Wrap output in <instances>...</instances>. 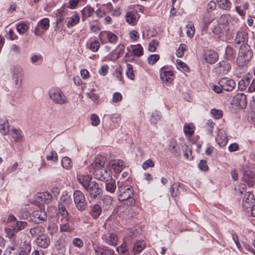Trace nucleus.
<instances>
[{"label":"nucleus","instance_id":"obj_1","mask_svg":"<svg viewBox=\"0 0 255 255\" xmlns=\"http://www.w3.org/2000/svg\"><path fill=\"white\" fill-rule=\"evenodd\" d=\"M105 164L104 158L98 155L89 166L90 172L94 173V178L103 182L108 181L112 178L111 172Z\"/></svg>","mask_w":255,"mask_h":255},{"label":"nucleus","instance_id":"obj_2","mask_svg":"<svg viewBox=\"0 0 255 255\" xmlns=\"http://www.w3.org/2000/svg\"><path fill=\"white\" fill-rule=\"evenodd\" d=\"M49 95L50 98L56 104L63 105L68 103L66 96L59 88H51L49 91Z\"/></svg>","mask_w":255,"mask_h":255},{"label":"nucleus","instance_id":"obj_3","mask_svg":"<svg viewBox=\"0 0 255 255\" xmlns=\"http://www.w3.org/2000/svg\"><path fill=\"white\" fill-rule=\"evenodd\" d=\"M12 81L16 88H19L22 83L23 79V71L17 66H14L12 70Z\"/></svg>","mask_w":255,"mask_h":255},{"label":"nucleus","instance_id":"obj_4","mask_svg":"<svg viewBox=\"0 0 255 255\" xmlns=\"http://www.w3.org/2000/svg\"><path fill=\"white\" fill-rule=\"evenodd\" d=\"M253 56L252 51L249 49H240L237 59V62L239 66L243 67L251 59Z\"/></svg>","mask_w":255,"mask_h":255},{"label":"nucleus","instance_id":"obj_5","mask_svg":"<svg viewBox=\"0 0 255 255\" xmlns=\"http://www.w3.org/2000/svg\"><path fill=\"white\" fill-rule=\"evenodd\" d=\"M73 198L78 210L84 211L86 208V202L83 192L78 190L75 191L73 193Z\"/></svg>","mask_w":255,"mask_h":255},{"label":"nucleus","instance_id":"obj_6","mask_svg":"<svg viewBox=\"0 0 255 255\" xmlns=\"http://www.w3.org/2000/svg\"><path fill=\"white\" fill-rule=\"evenodd\" d=\"M120 194L118 196L120 201H125L132 197L133 194V190L131 186H119Z\"/></svg>","mask_w":255,"mask_h":255},{"label":"nucleus","instance_id":"obj_7","mask_svg":"<svg viewBox=\"0 0 255 255\" xmlns=\"http://www.w3.org/2000/svg\"><path fill=\"white\" fill-rule=\"evenodd\" d=\"M89 193L92 199H96L102 193V189L99 187V184L95 181L90 183L89 186L85 189Z\"/></svg>","mask_w":255,"mask_h":255},{"label":"nucleus","instance_id":"obj_8","mask_svg":"<svg viewBox=\"0 0 255 255\" xmlns=\"http://www.w3.org/2000/svg\"><path fill=\"white\" fill-rule=\"evenodd\" d=\"M50 26V21L48 18H44L40 20L37 24V27L34 29V34L36 36L41 35L42 33L41 30L45 31L47 30Z\"/></svg>","mask_w":255,"mask_h":255},{"label":"nucleus","instance_id":"obj_9","mask_svg":"<svg viewBox=\"0 0 255 255\" xmlns=\"http://www.w3.org/2000/svg\"><path fill=\"white\" fill-rule=\"evenodd\" d=\"M218 84L222 88L224 91L228 92L232 91L236 86V83L234 80L228 78L221 79L218 81Z\"/></svg>","mask_w":255,"mask_h":255},{"label":"nucleus","instance_id":"obj_10","mask_svg":"<svg viewBox=\"0 0 255 255\" xmlns=\"http://www.w3.org/2000/svg\"><path fill=\"white\" fill-rule=\"evenodd\" d=\"M92 179V175L89 174L85 175L81 173H78L77 175V180L85 189L89 186Z\"/></svg>","mask_w":255,"mask_h":255},{"label":"nucleus","instance_id":"obj_11","mask_svg":"<svg viewBox=\"0 0 255 255\" xmlns=\"http://www.w3.org/2000/svg\"><path fill=\"white\" fill-rule=\"evenodd\" d=\"M103 240L108 245L115 246L117 245L118 240L117 235L113 233H109L102 236Z\"/></svg>","mask_w":255,"mask_h":255},{"label":"nucleus","instance_id":"obj_12","mask_svg":"<svg viewBox=\"0 0 255 255\" xmlns=\"http://www.w3.org/2000/svg\"><path fill=\"white\" fill-rule=\"evenodd\" d=\"M35 198L39 203L48 204L51 201L52 195L47 192L38 193L36 194Z\"/></svg>","mask_w":255,"mask_h":255},{"label":"nucleus","instance_id":"obj_13","mask_svg":"<svg viewBox=\"0 0 255 255\" xmlns=\"http://www.w3.org/2000/svg\"><path fill=\"white\" fill-rule=\"evenodd\" d=\"M33 220L37 224H40L45 221L47 219V215L45 212L41 210L35 211L32 215Z\"/></svg>","mask_w":255,"mask_h":255},{"label":"nucleus","instance_id":"obj_14","mask_svg":"<svg viewBox=\"0 0 255 255\" xmlns=\"http://www.w3.org/2000/svg\"><path fill=\"white\" fill-rule=\"evenodd\" d=\"M254 195L251 192H246L243 199V206L245 209L250 208L254 203Z\"/></svg>","mask_w":255,"mask_h":255},{"label":"nucleus","instance_id":"obj_15","mask_svg":"<svg viewBox=\"0 0 255 255\" xmlns=\"http://www.w3.org/2000/svg\"><path fill=\"white\" fill-rule=\"evenodd\" d=\"M234 102L241 108H244L247 105L246 96L243 93H238L234 99Z\"/></svg>","mask_w":255,"mask_h":255},{"label":"nucleus","instance_id":"obj_16","mask_svg":"<svg viewBox=\"0 0 255 255\" xmlns=\"http://www.w3.org/2000/svg\"><path fill=\"white\" fill-rule=\"evenodd\" d=\"M218 58L217 52L212 50H208L205 54V60L209 64H213Z\"/></svg>","mask_w":255,"mask_h":255},{"label":"nucleus","instance_id":"obj_17","mask_svg":"<svg viewBox=\"0 0 255 255\" xmlns=\"http://www.w3.org/2000/svg\"><path fill=\"white\" fill-rule=\"evenodd\" d=\"M242 180L249 186H253L255 184V175L250 171H246L242 177Z\"/></svg>","mask_w":255,"mask_h":255},{"label":"nucleus","instance_id":"obj_18","mask_svg":"<svg viewBox=\"0 0 255 255\" xmlns=\"http://www.w3.org/2000/svg\"><path fill=\"white\" fill-rule=\"evenodd\" d=\"M111 166L116 173H120L125 167V162L121 159H114L111 161Z\"/></svg>","mask_w":255,"mask_h":255},{"label":"nucleus","instance_id":"obj_19","mask_svg":"<svg viewBox=\"0 0 255 255\" xmlns=\"http://www.w3.org/2000/svg\"><path fill=\"white\" fill-rule=\"evenodd\" d=\"M105 36L107 37L108 41L111 43H115L118 40L117 36L111 31H103L100 33L99 37L101 39Z\"/></svg>","mask_w":255,"mask_h":255},{"label":"nucleus","instance_id":"obj_20","mask_svg":"<svg viewBox=\"0 0 255 255\" xmlns=\"http://www.w3.org/2000/svg\"><path fill=\"white\" fill-rule=\"evenodd\" d=\"M234 20V18L230 14H224L220 16L218 23L225 27Z\"/></svg>","mask_w":255,"mask_h":255},{"label":"nucleus","instance_id":"obj_21","mask_svg":"<svg viewBox=\"0 0 255 255\" xmlns=\"http://www.w3.org/2000/svg\"><path fill=\"white\" fill-rule=\"evenodd\" d=\"M228 138L226 132L223 130H219L218 135L216 137V141L220 146L226 145L228 142Z\"/></svg>","mask_w":255,"mask_h":255},{"label":"nucleus","instance_id":"obj_22","mask_svg":"<svg viewBox=\"0 0 255 255\" xmlns=\"http://www.w3.org/2000/svg\"><path fill=\"white\" fill-rule=\"evenodd\" d=\"M169 150L174 155L180 153V149L177 141L174 138L171 139L169 143Z\"/></svg>","mask_w":255,"mask_h":255},{"label":"nucleus","instance_id":"obj_23","mask_svg":"<svg viewBox=\"0 0 255 255\" xmlns=\"http://www.w3.org/2000/svg\"><path fill=\"white\" fill-rule=\"evenodd\" d=\"M173 73L171 71L161 72L160 77L162 81L165 83H171L173 81Z\"/></svg>","mask_w":255,"mask_h":255},{"label":"nucleus","instance_id":"obj_24","mask_svg":"<svg viewBox=\"0 0 255 255\" xmlns=\"http://www.w3.org/2000/svg\"><path fill=\"white\" fill-rule=\"evenodd\" d=\"M37 245L43 248H47L50 244V239L45 235L37 238L36 241Z\"/></svg>","mask_w":255,"mask_h":255},{"label":"nucleus","instance_id":"obj_25","mask_svg":"<svg viewBox=\"0 0 255 255\" xmlns=\"http://www.w3.org/2000/svg\"><path fill=\"white\" fill-rule=\"evenodd\" d=\"M5 231L6 233V237L11 240V242L14 243L15 246H21L20 244L22 243V242L20 241L19 239H16L13 229L12 230L10 229H5Z\"/></svg>","mask_w":255,"mask_h":255},{"label":"nucleus","instance_id":"obj_26","mask_svg":"<svg viewBox=\"0 0 255 255\" xmlns=\"http://www.w3.org/2000/svg\"><path fill=\"white\" fill-rule=\"evenodd\" d=\"M44 231V228L41 226H39L31 228L30 230V233L33 237L37 238L43 235Z\"/></svg>","mask_w":255,"mask_h":255},{"label":"nucleus","instance_id":"obj_27","mask_svg":"<svg viewBox=\"0 0 255 255\" xmlns=\"http://www.w3.org/2000/svg\"><path fill=\"white\" fill-rule=\"evenodd\" d=\"M221 68L220 71L224 74H227L231 69V66L227 61L223 60L217 64Z\"/></svg>","mask_w":255,"mask_h":255},{"label":"nucleus","instance_id":"obj_28","mask_svg":"<svg viewBox=\"0 0 255 255\" xmlns=\"http://www.w3.org/2000/svg\"><path fill=\"white\" fill-rule=\"evenodd\" d=\"M95 252L96 255H115L113 251L99 247L95 248Z\"/></svg>","mask_w":255,"mask_h":255},{"label":"nucleus","instance_id":"obj_29","mask_svg":"<svg viewBox=\"0 0 255 255\" xmlns=\"http://www.w3.org/2000/svg\"><path fill=\"white\" fill-rule=\"evenodd\" d=\"M11 136L14 139L15 142H20L22 140V136L21 131L15 128H12L10 131L9 133Z\"/></svg>","mask_w":255,"mask_h":255},{"label":"nucleus","instance_id":"obj_30","mask_svg":"<svg viewBox=\"0 0 255 255\" xmlns=\"http://www.w3.org/2000/svg\"><path fill=\"white\" fill-rule=\"evenodd\" d=\"M247 40V33L245 31H239L236 35L235 42L237 44L245 43Z\"/></svg>","mask_w":255,"mask_h":255},{"label":"nucleus","instance_id":"obj_31","mask_svg":"<svg viewBox=\"0 0 255 255\" xmlns=\"http://www.w3.org/2000/svg\"><path fill=\"white\" fill-rule=\"evenodd\" d=\"M145 247V243L143 240L136 242L133 247V253L137 254L140 253Z\"/></svg>","mask_w":255,"mask_h":255},{"label":"nucleus","instance_id":"obj_32","mask_svg":"<svg viewBox=\"0 0 255 255\" xmlns=\"http://www.w3.org/2000/svg\"><path fill=\"white\" fill-rule=\"evenodd\" d=\"M126 19L127 22L131 25H135L138 20L136 15L132 12H128L126 13Z\"/></svg>","mask_w":255,"mask_h":255},{"label":"nucleus","instance_id":"obj_33","mask_svg":"<svg viewBox=\"0 0 255 255\" xmlns=\"http://www.w3.org/2000/svg\"><path fill=\"white\" fill-rule=\"evenodd\" d=\"M102 210L101 206L98 204L94 205L91 210L90 215L94 218H98L102 213Z\"/></svg>","mask_w":255,"mask_h":255},{"label":"nucleus","instance_id":"obj_34","mask_svg":"<svg viewBox=\"0 0 255 255\" xmlns=\"http://www.w3.org/2000/svg\"><path fill=\"white\" fill-rule=\"evenodd\" d=\"M0 123V132L3 134H7L9 133V124L6 119H4Z\"/></svg>","mask_w":255,"mask_h":255},{"label":"nucleus","instance_id":"obj_35","mask_svg":"<svg viewBox=\"0 0 255 255\" xmlns=\"http://www.w3.org/2000/svg\"><path fill=\"white\" fill-rule=\"evenodd\" d=\"M27 224L26 222L24 221H16L13 223L11 225L12 229L15 232H18L20 230L24 229Z\"/></svg>","mask_w":255,"mask_h":255},{"label":"nucleus","instance_id":"obj_36","mask_svg":"<svg viewBox=\"0 0 255 255\" xmlns=\"http://www.w3.org/2000/svg\"><path fill=\"white\" fill-rule=\"evenodd\" d=\"M219 7L225 10H229L231 7V3L229 0H217Z\"/></svg>","mask_w":255,"mask_h":255},{"label":"nucleus","instance_id":"obj_37","mask_svg":"<svg viewBox=\"0 0 255 255\" xmlns=\"http://www.w3.org/2000/svg\"><path fill=\"white\" fill-rule=\"evenodd\" d=\"M80 20V17L77 13H75L71 16L67 22V26L71 27L76 25Z\"/></svg>","mask_w":255,"mask_h":255},{"label":"nucleus","instance_id":"obj_38","mask_svg":"<svg viewBox=\"0 0 255 255\" xmlns=\"http://www.w3.org/2000/svg\"><path fill=\"white\" fill-rule=\"evenodd\" d=\"M74 230L73 224L72 223L66 222L60 225V231L71 232Z\"/></svg>","mask_w":255,"mask_h":255},{"label":"nucleus","instance_id":"obj_39","mask_svg":"<svg viewBox=\"0 0 255 255\" xmlns=\"http://www.w3.org/2000/svg\"><path fill=\"white\" fill-rule=\"evenodd\" d=\"M194 126L192 125L186 124L183 127V131L186 135L191 136L194 133Z\"/></svg>","mask_w":255,"mask_h":255},{"label":"nucleus","instance_id":"obj_40","mask_svg":"<svg viewBox=\"0 0 255 255\" xmlns=\"http://www.w3.org/2000/svg\"><path fill=\"white\" fill-rule=\"evenodd\" d=\"M125 50V46L122 44H120L115 49V50L113 51V54H115V56H114V59L116 60L118 59L120 55L122 54Z\"/></svg>","mask_w":255,"mask_h":255},{"label":"nucleus","instance_id":"obj_41","mask_svg":"<svg viewBox=\"0 0 255 255\" xmlns=\"http://www.w3.org/2000/svg\"><path fill=\"white\" fill-rule=\"evenodd\" d=\"M127 77L130 80H133L135 78V75L132 66L130 64H127V69L126 71Z\"/></svg>","mask_w":255,"mask_h":255},{"label":"nucleus","instance_id":"obj_42","mask_svg":"<svg viewBox=\"0 0 255 255\" xmlns=\"http://www.w3.org/2000/svg\"><path fill=\"white\" fill-rule=\"evenodd\" d=\"M250 84V78L247 76H245L239 82V87L242 90H244L249 86Z\"/></svg>","mask_w":255,"mask_h":255},{"label":"nucleus","instance_id":"obj_43","mask_svg":"<svg viewBox=\"0 0 255 255\" xmlns=\"http://www.w3.org/2000/svg\"><path fill=\"white\" fill-rule=\"evenodd\" d=\"M65 8V5H63L60 9L57 10V12L56 13L57 23L59 24L63 21L64 18L63 17L62 13L64 12Z\"/></svg>","mask_w":255,"mask_h":255},{"label":"nucleus","instance_id":"obj_44","mask_svg":"<svg viewBox=\"0 0 255 255\" xmlns=\"http://www.w3.org/2000/svg\"><path fill=\"white\" fill-rule=\"evenodd\" d=\"M62 165L66 169H69L73 166L72 160L68 157H64L62 159Z\"/></svg>","mask_w":255,"mask_h":255},{"label":"nucleus","instance_id":"obj_45","mask_svg":"<svg viewBox=\"0 0 255 255\" xmlns=\"http://www.w3.org/2000/svg\"><path fill=\"white\" fill-rule=\"evenodd\" d=\"M186 27L187 28V35L189 37H192L195 34V28L194 24L191 22H190L186 25Z\"/></svg>","mask_w":255,"mask_h":255},{"label":"nucleus","instance_id":"obj_46","mask_svg":"<svg viewBox=\"0 0 255 255\" xmlns=\"http://www.w3.org/2000/svg\"><path fill=\"white\" fill-rule=\"evenodd\" d=\"M71 202L70 197L68 195H64L60 198V203L59 205L68 207Z\"/></svg>","mask_w":255,"mask_h":255},{"label":"nucleus","instance_id":"obj_47","mask_svg":"<svg viewBox=\"0 0 255 255\" xmlns=\"http://www.w3.org/2000/svg\"><path fill=\"white\" fill-rule=\"evenodd\" d=\"M82 15H87L88 17L92 16L95 13L94 9L90 6H87L81 11Z\"/></svg>","mask_w":255,"mask_h":255},{"label":"nucleus","instance_id":"obj_48","mask_svg":"<svg viewBox=\"0 0 255 255\" xmlns=\"http://www.w3.org/2000/svg\"><path fill=\"white\" fill-rule=\"evenodd\" d=\"M116 189V182L111 180L106 184V190L111 193H114Z\"/></svg>","mask_w":255,"mask_h":255},{"label":"nucleus","instance_id":"obj_49","mask_svg":"<svg viewBox=\"0 0 255 255\" xmlns=\"http://www.w3.org/2000/svg\"><path fill=\"white\" fill-rule=\"evenodd\" d=\"M24 247L23 248L24 250H21L19 255H29V252L31 250V245L30 244L27 242L26 241L24 242Z\"/></svg>","mask_w":255,"mask_h":255},{"label":"nucleus","instance_id":"obj_50","mask_svg":"<svg viewBox=\"0 0 255 255\" xmlns=\"http://www.w3.org/2000/svg\"><path fill=\"white\" fill-rule=\"evenodd\" d=\"M67 206H64L62 205H58L59 213V214L66 219V221H68V212L67 210Z\"/></svg>","mask_w":255,"mask_h":255},{"label":"nucleus","instance_id":"obj_51","mask_svg":"<svg viewBox=\"0 0 255 255\" xmlns=\"http://www.w3.org/2000/svg\"><path fill=\"white\" fill-rule=\"evenodd\" d=\"M28 26L23 22H19L16 25L17 31L20 34H24L28 29Z\"/></svg>","mask_w":255,"mask_h":255},{"label":"nucleus","instance_id":"obj_52","mask_svg":"<svg viewBox=\"0 0 255 255\" xmlns=\"http://www.w3.org/2000/svg\"><path fill=\"white\" fill-rule=\"evenodd\" d=\"M159 45V42L156 39H152L149 43L148 50L150 52H154Z\"/></svg>","mask_w":255,"mask_h":255},{"label":"nucleus","instance_id":"obj_53","mask_svg":"<svg viewBox=\"0 0 255 255\" xmlns=\"http://www.w3.org/2000/svg\"><path fill=\"white\" fill-rule=\"evenodd\" d=\"M161 117V114L158 112H154L152 113L150 118V122L152 124H156L159 121Z\"/></svg>","mask_w":255,"mask_h":255},{"label":"nucleus","instance_id":"obj_54","mask_svg":"<svg viewBox=\"0 0 255 255\" xmlns=\"http://www.w3.org/2000/svg\"><path fill=\"white\" fill-rule=\"evenodd\" d=\"M211 114L215 119H220L223 115L222 111L215 109H212L211 110Z\"/></svg>","mask_w":255,"mask_h":255},{"label":"nucleus","instance_id":"obj_55","mask_svg":"<svg viewBox=\"0 0 255 255\" xmlns=\"http://www.w3.org/2000/svg\"><path fill=\"white\" fill-rule=\"evenodd\" d=\"M187 48V46L185 44H181L180 45L178 49L176 51V55L178 57H182L184 54V52L186 51Z\"/></svg>","mask_w":255,"mask_h":255},{"label":"nucleus","instance_id":"obj_56","mask_svg":"<svg viewBox=\"0 0 255 255\" xmlns=\"http://www.w3.org/2000/svg\"><path fill=\"white\" fill-rule=\"evenodd\" d=\"M103 201L106 209L110 207L112 204L113 199L109 196H105L103 198Z\"/></svg>","mask_w":255,"mask_h":255},{"label":"nucleus","instance_id":"obj_57","mask_svg":"<svg viewBox=\"0 0 255 255\" xmlns=\"http://www.w3.org/2000/svg\"><path fill=\"white\" fill-rule=\"evenodd\" d=\"M159 59L158 54H152L147 58L148 63L150 65L154 64Z\"/></svg>","mask_w":255,"mask_h":255},{"label":"nucleus","instance_id":"obj_58","mask_svg":"<svg viewBox=\"0 0 255 255\" xmlns=\"http://www.w3.org/2000/svg\"><path fill=\"white\" fill-rule=\"evenodd\" d=\"M100 43L97 40L92 42L89 45V49L93 52H96L100 47Z\"/></svg>","mask_w":255,"mask_h":255},{"label":"nucleus","instance_id":"obj_59","mask_svg":"<svg viewBox=\"0 0 255 255\" xmlns=\"http://www.w3.org/2000/svg\"><path fill=\"white\" fill-rule=\"evenodd\" d=\"M132 52L135 56L139 57L143 55V48L140 44H138L136 48L133 49Z\"/></svg>","mask_w":255,"mask_h":255},{"label":"nucleus","instance_id":"obj_60","mask_svg":"<svg viewBox=\"0 0 255 255\" xmlns=\"http://www.w3.org/2000/svg\"><path fill=\"white\" fill-rule=\"evenodd\" d=\"M154 166V162L151 159H148L144 161L142 165V167L144 170L147 169L149 167H153Z\"/></svg>","mask_w":255,"mask_h":255},{"label":"nucleus","instance_id":"obj_61","mask_svg":"<svg viewBox=\"0 0 255 255\" xmlns=\"http://www.w3.org/2000/svg\"><path fill=\"white\" fill-rule=\"evenodd\" d=\"M225 27L218 23L217 25L215 26L212 29V32L215 34H220L223 32V29Z\"/></svg>","mask_w":255,"mask_h":255},{"label":"nucleus","instance_id":"obj_62","mask_svg":"<svg viewBox=\"0 0 255 255\" xmlns=\"http://www.w3.org/2000/svg\"><path fill=\"white\" fill-rule=\"evenodd\" d=\"M199 168L202 171H207L209 170L207 162L205 160H201L198 164Z\"/></svg>","mask_w":255,"mask_h":255},{"label":"nucleus","instance_id":"obj_63","mask_svg":"<svg viewBox=\"0 0 255 255\" xmlns=\"http://www.w3.org/2000/svg\"><path fill=\"white\" fill-rule=\"evenodd\" d=\"M72 244L74 246L78 248H81L84 245L83 241L81 239L78 238H75L73 239Z\"/></svg>","mask_w":255,"mask_h":255},{"label":"nucleus","instance_id":"obj_64","mask_svg":"<svg viewBox=\"0 0 255 255\" xmlns=\"http://www.w3.org/2000/svg\"><path fill=\"white\" fill-rule=\"evenodd\" d=\"M123 97L119 92H115L113 94L112 101L113 103H117L122 101Z\"/></svg>","mask_w":255,"mask_h":255}]
</instances>
